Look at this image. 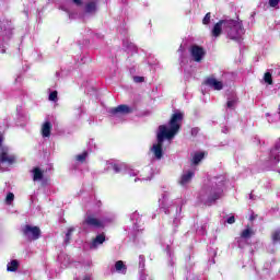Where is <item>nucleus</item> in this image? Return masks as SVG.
<instances>
[{"instance_id": "obj_1", "label": "nucleus", "mask_w": 280, "mask_h": 280, "mask_svg": "<svg viewBox=\"0 0 280 280\" xmlns=\"http://www.w3.org/2000/svg\"><path fill=\"white\" fill-rule=\"evenodd\" d=\"M183 119H185V114L180 112L174 113L168 121L170 129L165 125H160L158 132L163 133L168 141H172L178 135L180 126H183Z\"/></svg>"}, {"instance_id": "obj_2", "label": "nucleus", "mask_w": 280, "mask_h": 280, "mask_svg": "<svg viewBox=\"0 0 280 280\" xmlns=\"http://www.w3.org/2000/svg\"><path fill=\"white\" fill-rule=\"evenodd\" d=\"M225 33L231 40L240 42L242 40V36H244V26L235 20H228Z\"/></svg>"}, {"instance_id": "obj_3", "label": "nucleus", "mask_w": 280, "mask_h": 280, "mask_svg": "<svg viewBox=\"0 0 280 280\" xmlns=\"http://www.w3.org/2000/svg\"><path fill=\"white\" fill-rule=\"evenodd\" d=\"M21 233L26 242H36V240H40L42 234L40 228L30 224L22 226Z\"/></svg>"}, {"instance_id": "obj_4", "label": "nucleus", "mask_w": 280, "mask_h": 280, "mask_svg": "<svg viewBox=\"0 0 280 280\" xmlns=\"http://www.w3.org/2000/svg\"><path fill=\"white\" fill-rule=\"evenodd\" d=\"M165 139H167V136H164L163 132L160 133V131H158L156 133L158 143L153 144L151 149V151L153 152L158 161H161L163 159V142L165 141Z\"/></svg>"}, {"instance_id": "obj_5", "label": "nucleus", "mask_w": 280, "mask_h": 280, "mask_svg": "<svg viewBox=\"0 0 280 280\" xmlns=\"http://www.w3.org/2000/svg\"><path fill=\"white\" fill-rule=\"evenodd\" d=\"M190 56L195 62H202V58L207 56V51H205V48L201 46L192 45L190 47Z\"/></svg>"}, {"instance_id": "obj_6", "label": "nucleus", "mask_w": 280, "mask_h": 280, "mask_svg": "<svg viewBox=\"0 0 280 280\" xmlns=\"http://www.w3.org/2000/svg\"><path fill=\"white\" fill-rule=\"evenodd\" d=\"M229 25V20H220L217 22L211 31V36L214 38H219V36H222V31L226 32Z\"/></svg>"}, {"instance_id": "obj_7", "label": "nucleus", "mask_w": 280, "mask_h": 280, "mask_svg": "<svg viewBox=\"0 0 280 280\" xmlns=\"http://www.w3.org/2000/svg\"><path fill=\"white\" fill-rule=\"evenodd\" d=\"M203 84L205 86L214 89V91H222V89H224L222 81H218L214 75L207 77L203 81Z\"/></svg>"}, {"instance_id": "obj_8", "label": "nucleus", "mask_w": 280, "mask_h": 280, "mask_svg": "<svg viewBox=\"0 0 280 280\" xmlns=\"http://www.w3.org/2000/svg\"><path fill=\"white\" fill-rule=\"evenodd\" d=\"M0 163H4L5 165H14V163H16V156L8 153V148H2L0 153Z\"/></svg>"}, {"instance_id": "obj_9", "label": "nucleus", "mask_w": 280, "mask_h": 280, "mask_svg": "<svg viewBox=\"0 0 280 280\" xmlns=\"http://www.w3.org/2000/svg\"><path fill=\"white\" fill-rule=\"evenodd\" d=\"M109 115L117 116V115H130L132 113V108L128 105H118L117 107H113L109 109Z\"/></svg>"}, {"instance_id": "obj_10", "label": "nucleus", "mask_w": 280, "mask_h": 280, "mask_svg": "<svg viewBox=\"0 0 280 280\" xmlns=\"http://www.w3.org/2000/svg\"><path fill=\"white\" fill-rule=\"evenodd\" d=\"M83 225L93 226L94 229H104V223L92 214L85 218V220L83 221Z\"/></svg>"}, {"instance_id": "obj_11", "label": "nucleus", "mask_w": 280, "mask_h": 280, "mask_svg": "<svg viewBox=\"0 0 280 280\" xmlns=\"http://www.w3.org/2000/svg\"><path fill=\"white\" fill-rule=\"evenodd\" d=\"M51 128H54V125H51L50 121H45L42 126V137L44 138L51 137Z\"/></svg>"}, {"instance_id": "obj_12", "label": "nucleus", "mask_w": 280, "mask_h": 280, "mask_svg": "<svg viewBox=\"0 0 280 280\" xmlns=\"http://www.w3.org/2000/svg\"><path fill=\"white\" fill-rule=\"evenodd\" d=\"M32 174H33L34 183H36L38 180H43V178L45 176V172L43 170H40V167H38V166H36L32 170Z\"/></svg>"}, {"instance_id": "obj_13", "label": "nucleus", "mask_w": 280, "mask_h": 280, "mask_svg": "<svg viewBox=\"0 0 280 280\" xmlns=\"http://www.w3.org/2000/svg\"><path fill=\"white\" fill-rule=\"evenodd\" d=\"M195 176L192 171H188L187 173L183 174L179 180V185H187Z\"/></svg>"}, {"instance_id": "obj_14", "label": "nucleus", "mask_w": 280, "mask_h": 280, "mask_svg": "<svg viewBox=\"0 0 280 280\" xmlns=\"http://www.w3.org/2000/svg\"><path fill=\"white\" fill-rule=\"evenodd\" d=\"M85 12L88 14H93L97 12V2L95 1H90L85 4Z\"/></svg>"}, {"instance_id": "obj_15", "label": "nucleus", "mask_w": 280, "mask_h": 280, "mask_svg": "<svg viewBox=\"0 0 280 280\" xmlns=\"http://www.w3.org/2000/svg\"><path fill=\"white\" fill-rule=\"evenodd\" d=\"M104 242H106V234H104V233L98 234L93 240L92 246H100V244H103Z\"/></svg>"}, {"instance_id": "obj_16", "label": "nucleus", "mask_w": 280, "mask_h": 280, "mask_svg": "<svg viewBox=\"0 0 280 280\" xmlns=\"http://www.w3.org/2000/svg\"><path fill=\"white\" fill-rule=\"evenodd\" d=\"M7 270L9 272H16L19 270V260L13 259L8 264Z\"/></svg>"}, {"instance_id": "obj_17", "label": "nucleus", "mask_w": 280, "mask_h": 280, "mask_svg": "<svg viewBox=\"0 0 280 280\" xmlns=\"http://www.w3.org/2000/svg\"><path fill=\"white\" fill-rule=\"evenodd\" d=\"M205 159V152H196L192 156V165H198Z\"/></svg>"}, {"instance_id": "obj_18", "label": "nucleus", "mask_w": 280, "mask_h": 280, "mask_svg": "<svg viewBox=\"0 0 280 280\" xmlns=\"http://www.w3.org/2000/svg\"><path fill=\"white\" fill-rule=\"evenodd\" d=\"M215 200H220V192H213L212 195H210L206 202L209 207H211V205H213Z\"/></svg>"}, {"instance_id": "obj_19", "label": "nucleus", "mask_w": 280, "mask_h": 280, "mask_svg": "<svg viewBox=\"0 0 280 280\" xmlns=\"http://www.w3.org/2000/svg\"><path fill=\"white\" fill-rule=\"evenodd\" d=\"M75 232V228H69L66 233L65 244L69 245L71 244V235Z\"/></svg>"}, {"instance_id": "obj_20", "label": "nucleus", "mask_w": 280, "mask_h": 280, "mask_svg": "<svg viewBox=\"0 0 280 280\" xmlns=\"http://www.w3.org/2000/svg\"><path fill=\"white\" fill-rule=\"evenodd\" d=\"M89 158V151H84L82 154H78L75 156V161L79 163H86V159Z\"/></svg>"}, {"instance_id": "obj_21", "label": "nucleus", "mask_w": 280, "mask_h": 280, "mask_svg": "<svg viewBox=\"0 0 280 280\" xmlns=\"http://www.w3.org/2000/svg\"><path fill=\"white\" fill-rule=\"evenodd\" d=\"M115 269H116L117 272H122V271L126 272L127 267L121 260H118L115 264Z\"/></svg>"}, {"instance_id": "obj_22", "label": "nucleus", "mask_w": 280, "mask_h": 280, "mask_svg": "<svg viewBox=\"0 0 280 280\" xmlns=\"http://www.w3.org/2000/svg\"><path fill=\"white\" fill-rule=\"evenodd\" d=\"M252 234H253V231H250V229H245L241 233V237H243V240H248V237H250Z\"/></svg>"}, {"instance_id": "obj_23", "label": "nucleus", "mask_w": 280, "mask_h": 280, "mask_svg": "<svg viewBox=\"0 0 280 280\" xmlns=\"http://www.w3.org/2000/svg\"><path fill=\"white\" fill-rule=\"evenodd\" d=\"M264 81L267 83V84H272V73L270 72H266L265 75H264Z\"/></svg>"}, {"instance_id": "obj_24", "label": "nucleus", "mask_w": 280, "mask_h": 280, "mask_svg": "<svg viewBox=\"0 0 280 280\" xmlns=\"http://www.w3.org/2000/svg\"><path fill=\"white\" fill-rule=\"evenodd\" d=\"M271 238L273 243L280 242V230H276L272 233Z\"/></svg>"}, {"instance_id": "obj_25", "label": "nucleus", "mask_w": 280, "mask_h": 280, "mask_svg": "<svg viewBox=\"0 0 280 280\" xmlns=\"http://www.w3.org/2000/svg\"><path fill=\"white\" fill-rule=\"evenodd\" d=\"M48 100L50 102H58V91H52L49 96H48Z\"/></svg>"}, {"instance_id": "obj_26", "label": "nucleus", "mask_w": 280, "mask_h": 280, "mask_svg": "<svg viewBox=\"0 0 280 280\" xmlns=\"http://www.w3.org/2000/svg\"><path fill=\"white\" fill-rule=\"evenodd\" d=\"M13 201H14V194L13 192H8V195L5 197L7 205H12Z\"/></svg>"}, {"instance_id": "obj_27", "label": "nucleus", "mask_w": 280, "mask_h": 280, "mask_svg": "<svg viewBox=\"0 0 280 280\" xmlns=\"http://www.w3.org/2000/svg\"><path fill=\"white\" fill-rule=\"evenodd\" d=\"M209 23H211V12H208L202 20L203 25H209Z\"/></svg>"}, {"instance_id": "obj_28", "label": "nucleus", "mask_w": 280, "mask_h": 280, "mask_svg": "<svg viewBox=\"0 0 280 280\" xmlns=\"http://www.w3.org/2000/svg\"><path fill=\"white\" fill-rule=\"evenodd\" d=\"M237 102H238L237 98H233L231 101H228V103H226L228 108H235Z\"/></svg>"}, {"instance_id": "obj_29", "label": "nucleus", "mask_w": 280, "mask_h": 280, "mask_svg": "<svg viewBox=\"0 0 280 280\" xmlns=\"http://www.w3.org/2000/svg\"><path fill=\"white\" fill-rule=\"evenodd\" d=\"M280 0H269L270 8H277L279 5Z\"/></svg>"}, {"instance_id": "obj_30", "label": "nucleus", "mask_w": 280, "mask_h": 280, "mask_svg": "<svg viewBox=\"0 0 280 280\" xmlns=\"http://www.w3.org/2000/svg\"><path fill=\"white\" fill-rule=\"evenodd\" d=\"M133 82H136V84H139L141 82H145V79L143 77H133Z\"/></svg>"}, {"instance_id": "obj_31", "label": "nucleus", "mask_w": 280, "mask_h": 280, "mask_svg": "<svg viewBox=\"0 0 280 280\" xmlns=\"http://www.w3.org/2000/svg\"><path fill=\"white\" fill-rule=\"evenodd\" d=\"M113 170H114L115 174H119V172H121V167H119V164H114Z\"/></svg>"}, {"instance_id": "obj_32", "label": "nucleus", "mask_w": 280, "mask_h": 280, "mask_svg": "<svg viewBox=\"0 0 280 280\" xmlns=\"http://www.w3.org/2000/svg\"><path fill=\"white\" fill-rule=\"evenodd\" d=\"M228 224H235V217L231 215L228 220H226Z\"/></svg>"}, {"instance_id": "obj_33", "label": "nucleus", "mask_w": 280, "mask_h": 280, "mask_svg": "<svg viewBox=\"0 0 280 280\" xmlns=\"http://www.w3.org/2000/svg\"><path fill=\"white\" fill-rule=\"evenodd\" d=\"M72 3H74V5H82V0H72Z\"/></svg>"}, {"instance_id": "obj_34", "label": "nucleus", "mask_w": 280, "mask_h": 280, "mask_svg": "<svg viewBox=\"0 0 280 280\" xmlns=\"http://www.w3.org/2000/svg\"><path fill=\"white\" fill-rule=\"evenodd\" d=\"M3 145V133L0 132V148Z\"/></svg>"}]
</instances>
